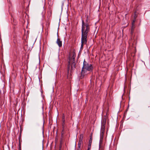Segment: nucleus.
Masks as SVG:
<instances>
[{
  "instance_id": "nucleus-1",
  "label": "nucleus",
  "mask_w": 150,
  "mask_h": 150,
  "mask_svg": "<svg viewBox=\"0 0 150 150\" xmlns=\"http://www.w3.org/2000/svg\"><path fill=\"white\" fill-rule=\"evenodd\" d=\"M81 38V48H82L83 45L86 44L87 42V37L89 32L90 28L88 23H85L83 20L82 21Z\"/></svg>"
},
{
  "instance_id": "nucleus-2",
  "label": "nucleus",
  "mask_w": 150,
  "mask_h": 150,
  "mask_svg": "<svg viewBox=\"0 0 150 150\" xmlns=\"http://www.w3.org/2000/svg\"><path fill=\"white\" fill-rule=\"evenodd\" d=\"M93 67L92 64L88 63L84 60L83 66L81 70V77L83 76V77L85 76V74H86L87 72L88 71L91 72L93 71Z\"/></svg>"
},
{
  "instance_id": "nucleus-3",
  "label": "nucleus",
  "mask_w": 150,
  "mask_h": 150,
  "mask_svg": "<svg viewBox=\"0 0 150 150\" xmlns=\"http://www.w3.org/2000/svg\"><path fill=\"white\" fill-rule=\"evenodd\" d=\"M76 57V54L74 52L72 56L69 54V61L68 65V71H69L71 67V71L75 68L76 64L75 63V59Z\"/></svg>"
},
{
  "instance_id": "nucleus-4",
  "label": "nucleus",
  "mask_w": 150,
  "mask_h": 150,
  "mask_svg": "<svg viewBox=\"0 0 150 150\" xmlns=\"http://www.w3.org/2000/svg\"><path fill=\"white\" fill-rule=\"evenodd\" d=\"M106 119L105 118H103L101 122V127L100 132V136H103L104 132L105 130V125L106 124Z\"/></svg>"
},
{
  "instance_id": "nucleus-5",
  "label": "nucleus",
  "mask_w": 150,
  "mask_h": 150,
  "mask_svg": "<svg viewBox=\"0 0 150 150\" xmlns=\"http://www.w3.org/2000/svg\"><path fill=\"white\" fill-rule=\"evenodd\" d=\"M56 43L59 47H61L62 46V41H61L60 39L59 38H57L56 42Z\"/></svg>"
},
{
  "instance_id": "nucleus-6",
  "label": "nucleus",
  "mask_w": 150,
  "mask_h": 150,
  "mask_svg": "<svg viewBox=\"0 0 150 150\" xmlns=\"http://www.w3.org/2000/svg\"><path fill=\"white\" fill-rule=\"evenodd\" d=\"M103 137V136H100L99 142V146H101L102 144Z\"/></svg>"
},
{
  "instance_id": "nucleus-7",
  "label": "nucleus",
  "mask_w": 150,
  "mask_h": 150,
  "mask_svg": "<svg viewBox=\"0 0 150 150\" xmlns=\"http://www.w3.org/2000/svg\"><path fill=\"white\" fill-rule=\"evenodd\" d=\"M135 22V21L134 20L133 21V22L132 23V28L131 30V33H132L134 31V23Z\"/></svg>"
},
{
  "instance_id": "nucleus-8",
  "label": "nucleus",
  "mask_w": 150,
  "mask_h": 150,
  "mask_svg": "<svg viewBox=\"0 0 150 150\" xmlns=\"http://www.w3.org/2000/svg\"><path fill=\"white\" fill-rule=\"evenodd\" d=\"M92 142L91 141H89L88 147V149H91Z\"/></svg>"
},
{
  "instance_id": "nucleus-9",
  "label": "nucleus",
  "mask_w": 150,
  "mask_h": 150,
  "mask_svg": "<svg viewBox=\"0 0 150 150\" xmlns=\"http://www.w3.org/2000/svg\"><path fill=\"white\" fill-rule=\"evenodd\" d=\"M83 134H80V137H79V141H82V139H83Z\"/></svg>"
},
{
  "instance_id": "nucleus-10",
  "label": "nucleus",
  "mask_w": 150,
  "mask_h": 150,
  "mask_svg": "<svg viewBox=\"0 0 150 150\" xmlns=\"http://www.w3.org/2000/svg\"><path fill=\"white\" fill-rule=\"evenodd\" d=\"M82 143V141H79L78 146L79 148H80Z\"/></svg>"
},
{
  "instance_id": "nucleus-11",
  "label": "nucleus",
  "mask_w": 150,
  "mask_h": 150,
  "mask_svg": "<svg viewBox=\"0 0 150 150\" xmlns=\"http://www.w3.org/2000/svg\"><path fill=\"white\" fill-rule=\"evenodd\" d=\"M92 139H93L92 134L91 133V135L90 136L89 140V141H91L92 142Z\"/></svg>"
},
{
  "instance_id": "nucleus-12",
  "label": "nucleus",
  "mask_w": 150,
  "mask_h": 150,
  "mask_svg": "<svg viewBox=\"0 0 150 150\" xmlns=\"http://www.w3.org/2000/svg\"><path fill=\"white\" fill-rule=\"evenodd\" d=\"M65 116L64 115L62 116V122H63V123L64 124L65 123Z\"/></svg>"
},
{
  "instance_id": "nucleus-13",
  "label": "nucleus",
  "mask_w": 150,
  "mask_h": 150,
  "mask_svg": "<svg viewBox=\"0 0 150 150\" xmlns=\"http://www.w3.org/2000/svg\"><path fill=\"white\" fill-rule=\"evenodd\" d=\"M61 144L60 145V147H59V149L60 150L61 149Z\"/></svg>"
},
{
  "instance_id": "nucleus-14",
  "label": "nucleus",
  "mask_w": 150,
  "mask_h": 150,
  "mask_svg": "<svg viewBox=\"0 0 150 150\" xmlns=\"http://www.w3.org/2000/svg\"><path fill=\"white\" fill-rule=\"evenodd\" d=\"M86 21L87 22V21H88V20H87V19L86 20Z\"/></svg>"
},
{
  "instance_id": "nucleus-15",
  "label": "nucleus",
  "mask_w": 150,
  "mask_h": 150,
  "mask_svg": "<svg viewBox=\"0 0 150 150\" xmlns=\"http://www.w3.org/2000/svg\"><path fill=\"white\" fill-rule=\"evenodd\" d=\"M90 149H88V150H90Z\"/></svg>"
}]
</instances>
